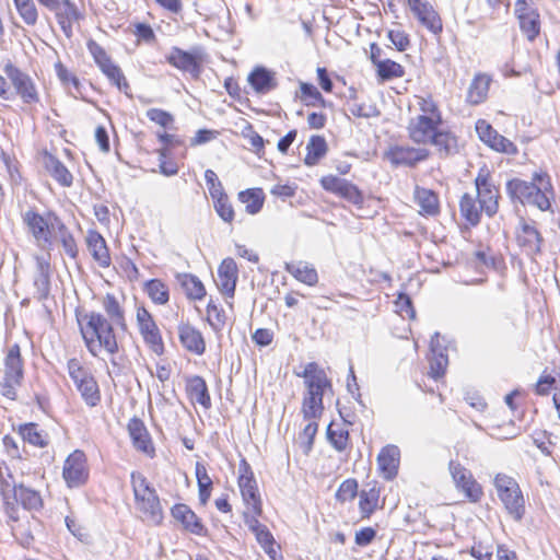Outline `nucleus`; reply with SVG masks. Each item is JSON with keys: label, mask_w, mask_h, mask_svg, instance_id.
I'll list each match as a JSON object with an SVG mask.
<instances>
[{"label": "nucleus", "mask_w": 560, "mask_h": 560, "mask_svg": "<svg viewBox=\"0 0 560 560\" xmlns=\"http://www.w3.org/2000/svg\"><path fill=\"white\" fill-rule=\"evenodd\" d=\"M406 131L409 140L419 145L393 144L384 152V159L394 167L413 168L430 159L425 145L434 148L440 158L458 153V137L444 126L439 101L431 93L416 94L408 105Z\"/></svg>", "instance_id": "obj_1"}, {"label": "nucleus", "mask_w": 560, "mask_h": 560, "mask_svg": "<svg viewBox=\"0 0 560 560\" xmlns=\"http://www.w3.org/2000/svg\"><path fill=\"white\" fill-rule=\"evenodd\" d=\"M74 315L84 347L91 355L97 357L105 352L113 357L120 351L116 324L107 320L104 314L97 311L77 310Z\"/></svg>", "instance_id": "obj_2"}, {"label": "nucleus", "mask_w": 560, "mask_h": 560, "mask_svg": "<svg viewBox=\"0 0 560 560\" xmlns=\"http://www.w3.org/2000/svg\"><path fill=\"white\" fill-rule=\"evenodd\" d=\"M145 116L151 122L163 129L155 136L160 143V148L154 151L159 159V172L164 176H174L179 172L180 165L173 152L183 149L182 159L187 156L185 139L168 131L175 128V117L172 113L158 107L149 108Z\"/></svg>", "instance_id": "obj_3"}, {"label": "nucleus", "mask_w": 560, "mask_h": 560, "mask_svg": "<svg viewBox=\"0 0 560 560\" xmlns=\"http://www.w3.org/2000/svg\"><path fill=\"white\" fill-rule=\"evenodd\" d=\"M506 191L511 198L524 205L537 207L541 211L551 208L555 191L550 175L546 171L535 172L530 180L512 178L506 183Z\"/></svg>", "instance_id": "obj_4"}, {"label": "nucleus", "mask_w": 560, "mask_h": 560, "mask_svg": "<svg viewBox=\"0 0 560 560\" xmlns=\"http://www.w3.org/2000/svg\"><path fill=\"white\" fill-rule=\"evenodd\" d=\"M130 482L136 516L148 525L160 526L164 520V510L154 486L139 471L131 472Z\"/></svg>", "instance_id": "obj_5"}, {"label": "nucleus", "mask_w": 560, "mask_h": 560, "mask_svg": "<svg viewBox=\"0 0 560 560\" xmlns=\"http://www.w3.org/2000/svg\"><path fill=\"white\" fill-rule=\"evenodd\" d=\"M0 494L3 502V511L9 518V523H18L21 520L20 505L31 512H37L44 508L40 492L24 483L11 486L8 481L2 480L0 483Z\"/></svg>", "instance_id": "obj_6"}, {"label": "nucleus", "mask_w": 560, "mask_h": 560, "mask_svg": "<svg viewBox=\"0 0 560 560\" xmlns=\"http://www.w3.org/2000/svg\"><path fill=\"white\" fill-rule=\"evenodd\" d=\"M22 222L37 246L51 248L56 232L63 221L54 210L40 212L36 207H31L22 214Z\"/></svg>", "instance_id": "obj_7"}, {"label": "nucleus", "mask_w": 560, "mask_h": 560, "mask_svg": "<svg viewBox=\"0 0 560 560\" xmlns=\"http://www.w3.org/2000/svg\"><path fill=\"white\" fill-rule=\"evenodd\" d=\"M492 486L505 513L515 522H521L526 513V498L518 481L511 475L500 471L493 476Z\"/></svg>", "instance_id": "obj_8"}, {"label": "nucleus", "mask_w": 560, "mask_h": 560, "mask_svg": "<svg viewBox=\"0 0 560 560\" xmlns=\"http://www.w3.org/2000/svg\"><path fill=\"white\" fill-rule=\"evenodd\" d=\"M237 487L245 505L244 522L259 518L264 512L262 499L255 474L245 458L241 459L238 464Z\"/></svg>", "instance_id": "obj_9"}, {"label": "nucleus", "mask_w": 560, "mask_h": 560, "mask_svg": "<svg viewBox=\"0 0 560 560\" xmlns=\"http://www.w3.org/2000/svg\"><path fill=\"white\" fill-rule=\"evenodd\" d=\"M86 48L94 63L107 79L109 84L116 88L119 92L128 95L131 90L130 83L121 67L115 62L109 52L92 38L86 42Z\"/></svg>", "instance_id": "obj_10"}, {"label": "nucleus", "mask_w": 560, "mask_h": 560, "mask_svg": "<svg viewBox=\"0 0 560 560\" xmlns=\"http://www.w3.org/2000/svg\"><path fill=\"white\" fill-rule=\"evenodd\" d=\"M209 56L201 46H195L188 50L174 46L165 56L166 62L174 69L188 73L191 79H200Z\"/></svg>", "instance_id": "obj_11"}, {"label": "nucleus", "mask_w": 560, "mask_h": 560, "mask_svg": "<svg viewBox=\"0 0 560 560\" xmlns=\"http://www.w3.org/2000/svg\"><path fill=\"white\" fill-rule=\"evenodd\" d=\"M447 468L452 482L464 501L480 504L485 499V488L472 471L457 459L450 460Z\"/></svg>", "instance_id": "obj_12"}, {"label": "nucleus", "mask_w": 560, "mask_h": 560, "mask_svg": "<svg viewBox=\"0 0 560 560\" xmlns=\"http://www.w3.org/2000/svg\"><path fill=\"white\" fill-rule=\"evenodd\" d=\"M513 14L523 38L533 44L544 33V21L534 0H515Z\"/></svg>", "instance_id": "obj_13"}, {"label": "nucleus", "mask_w": 560, "mask_h": 560, "mask_svg": "<svg viewBox=\"0 0 560 560\" xmlns=\"http://www.w3.org/2000/svg\"><path fill=\"white\" fill-rule=\"evenodd\" d=\"M15 95L23 105L27 107H36L42 103V93L35 79L27 72L20 69L13 62L8 61L3 66Z\"/></svg>", "instance_id": "obj_14"}, {"label": "nucleus", "mask_w": 560, "mask_h": 560, "mask_svg": "<svg viewBox=\"0 0 560 560\" xmlns=\"http://www.w3.org/2000/svg\"><path fill=\"white\" fill-rule=\"evenodd\" d=\"M24 377V361L21 348L18 343L12 345L4 357V376L0 383V393L3 397L15 400L18 388Z\"/></svg>", "instance_id": "obj_15"}, {"label": "nucleus", "mask_w": 560, "mask_h": 560, "mask_svg": "<svg viewBox=\"0 0 560 560\" xmlns=\"http://www.w3.org/2000/svg\"><path fill=\"white\" fill-rule=\"evenodd\" d=\"M385 488L377 480L365 482L358 497V511L361 520H370L386 506Z\"/></svg>", "instance_id": "obj_16"}, {"label": "nucleus", "mask_w": 560, "mask_h": 560, "mask_svg": "<svg viewBox=\"0 0 560 560\" xmlns=\"http://www.w3.org/2000/svg\"><path fill=\"white\" fill-rule=\"evenodd\" d=\"M477 200L488 217H493L499 210L500 189L494 185L492 175L487 166L479 168L475 178Z\"/></svg>", "instance_id": "obj_17"}, {"label": "nucleus", "mask_w": 560, "mask_h": 560, "mask_svg": "<svg viewBox=\"0 0 560 560\" xmlns=\"http://www.w3.org/2000/svg\"><path fill=\"white\" fill-rule=\"evenodd\" d=\"M514 240L520 252L527 257L535 259L541 255L545 240L535 221L521 219L515 229Z\"/></svg>", "instance_id": "obj_18"}, {"label": "nucleus", "mask_w": 560, "mask_h": 560, "mask_svg": "<svg viewBox=\"0 0 560 560\" xmlns=\"http://www.w3.org/2000/svg\"><path fill=\"white\" fill-rule=\"evenodd\" d=\"M90 478L88 456L83 450L71 452L62 465V479L68 488L74 489L84 486Z\"/></svg>", "instance_id": "obj_19"}, {"label": "nucleus", "mask_w": 560, "mask_h": 560, "mask_svg": "<svg viewBox=\"0 0 560 560\" xmlns=\"http://www.w3.org/2000/svg\"><path fill=\"white\" fill-rule=\"evenodd\" d=\"M136 323L144 343L152 352L162 355L165 351L162 334L153 315L144 305L136 307Z\"/></svg>", "instance_id": "obj_20"}, {"label": "nucleus", "mask_w": 560, "mask_h": 560, "mask_svg": "<svg viewBox=\"0 0 560 560\" xmlns=\"http://www.w3.org/2000/svg\"><path fill=\"white\" fill-rule=\"evenodd\" d=\"M320 187L341 199L361 209L364 205L363 191L352 182L340 178L337 175H325L319 179Z\"/></svg>", "instance_id": "obj_21"}, {"label": "nucleus", "mask_w": 560, "mask_h": 560, "mask_svg": "<svg viewBox=\"0 0 560 560\" xmlns=\"http://www.w3.org/2000/svg\"><path fill=\"white\" fill-rule=\"evenodd\" d=\"M475 130L480 141L491 150L512 156L518 153L517 145L512 140L499 133L486 119H478L475 125Z\"/></svg>", "instance_id": "obj_22"}, {"label": "nucleus", "mask_w": 560, "mask_h": 560, "mask_svg": "<svg viewBox=\"0 0 560 560\" xmlns=\"http://www.w3.org/2000/svg\"><path fill=\"white\" fill-rule=\"evenodd\" d=\"M217 288L224 298L229 308L233 310V302L236 284L238 281V266L234 258L226 257L218 266Z\"/></svg>", "instance_id": "obj_23"}, {"label": "nucleus", "mask_w": 560, "mask_h": 560, "mask_svg": "<svg viewBox=\"0 0 560 560\" xmlns=\"http://www.w3.org/2000/svg\"><path fill=\"white\" fill-rule=\"evenodd\" d=\"M384 51L377 43L370 44V61L375 68V73L381 82L401 79L406 74L405 67L399 62L383 58Z\"/></svg>", "instance_id": "obj_24"}, {"label": "nucleus", "mask_w": 560, "mask_h": 560, "mask_svg": "<svg viewBox=\"0 0 560 560\" xmlns=\"http://www.w3.org/2000/svg\"><path fill=\"white\" fill-rule=\"evenodd\" d=\"M405 3L421 26L435 35L443 31L442 18L429 0H405Z\"/></svg>", "instance_id": "obj_25"}, {"label": "nucleus", "mask_w": 560, "mask_h": 560, "mask_svg": "<svg viewBox=\"0 0 560 560\" xmlns=\"http://www.w3.org/2000/svg\"><path fill=\"white\" fill-rule=\"evenodd\" d=\"M429 377L434 381L444 378L448 366L447 341L440 332H435L430 340Z\"/></svg>", "instance_id": "obj_26"}, {"label": "nucleus", "mask_w": 560, "mask_h": 560, "mask_svg": "<svg viewBox=\"0 0 560 560\" xmlns=\"http://www.w3.org/2000/svg\"><path fill=\"white\" fill-rule=\"evenodd\" d=\"M127 431L131 440V444L137 452L150 459H153L156 456L154 441L147 425L140 418L133 417L129 419L127 423Z\"/></svg>", "instance_id": "obj_27"}, {"label": "nucleus", "mask_w": 560, "mask_h": 560, "mask_svg": "<svg viewBox=\"0 0 560 560\" xmlns=\"http://www.w3.org/2000/svg\"><path fill=\"white\" fill-rule=\"evenodd\" d=\"M172 517L182 525L183 529L200 537L209 535V529L196 512L185 503H176L171 508Z\"/></svg>", "instance_id": "obj_28"}, {"label": "nucleus", "mask_w": 560, "mask_h": 560, "mask_svg": "<svg viewBox=\"0 0 560 560\" xmlns=\"http://www.w3.org/2000/svg\"><path fill=\"white\" fill-rule=\"evenodd\" d=\"M180 346L190 354L201 357L207 351V341L203 332L189 322L180 323L177 327Z\"/></svg>", "instance_id": "obj_29"}, {"label": "nucleus", "mask_w": 560, "mask_h": 560, "mask_svg": "<svg viewBox=\"0 0 560 560\" xmlns=\"http://www.w3.org/2000/svg\"><path fill=\"white\" fill-rule=\"evenodd\" d=\"M255 535L256 541L266 552L270 560H283L280 544L277 542L269 528L257 520H248L245 523Z\"/></svg>", "instance_id": "obj_30"}, {"label": "nucleus", "mask_w": 560, "mask_h": 560, "mask_svg": "<svg viewBox=\"0 0 560 560\" xmlns=\"http://www.w3.org/2000/svg\"><path fill=\"white\" fill-rule=\"evenodd\" d=\"M85 246L92 259L98 267L106 269L112 265L110 249L104 236L96 230L90 229L86 232Z\"/></svg>", "instance_id": "obj_31"}, {"label": "nucleus", "mask_w": 560, "mask_h": 560, "mask_svg": "<svg viewBox=\"0 0 560 560\" xmlns=\"http://www.w3.org/2000/svg\"><path fill=\"white\" fill-rule=\"evenodd\" d=\"M413 201L418 213L423 218H438L441 214L440 196L433 189L417 185L413 189Z\"/></svg>", "instance_id": "obj_32"}, {"label": "nucleus", "mask_w": 560, "mask_h": 560, "mask_svg": "<svg viewBox=\"0 0 560 560\" xmlns=\"http://www.w3.org/2000/svg\"><path fill=\"white\" fill-rule=\"evenodd\" d=\"M40 155L44 168L59 186L69 188L73 185L74 176L56 155L47 150H43Z\"/></svg>", "instance_id": "obj_33"}, {"label": "nucleus", "mask_w": 560, "mask_h": 560, "mask_svg": "<svg viewBox=\"0 0 560 560\" xmlns=\"http://www.w3.org/2000/svg\"><path fill=\"white\" fill-rule=\"evenodd\" d=\"M185 394L191 405H199L206 410L212 406L211 395L202 376L191 375L186 377Z\"/></svg>", "instance_id": "obj_34"}, {"label": "nucleus", "mask_w": 560, "mask_h": 560, "mask_svg": "<svg viewBox=\"0 0 560 560\" xmlns=\"http://www.w3.org/2000/svg\"><path fill=\"white\" fill-rule=\"evenodd\" d=\"M21 440L35 448H47L51 439L49 433L36 422H23L13 428Z\"/></svg>", "instance_id": "obj_35"}, {"label": "nucleus", "mask_w": 560, "mask_h": 560, "mask_svg": "<svg viewBox=\"0 0 560 560\" xmlns=\"http://www.w3.org/2000/svg\"><path fill=\"white\" fill-rule=\"evenodd\" d=\"M493 82L491 74L477 72L474 74L465 96L466 104L478 106L488 100L490 86Z\"/></svg>", "instance_id": "obj_36"}, {"label": "nucleus", "mask_w": 560, "mask_h": 560, "mask_svg": "<svg viewBox=\"0 0 560 560\" xmlns=\"http://www.w3.org/2000/svg\"><path fill=\"white\" fill-rule=\"evenodd\" d=\"M377 469L385 480H393L399 470L400 451L398 446L388 444L381 448L377 458Z\"/></svg>", "instance_id": "obj_37"}, {"label": "nucleus", "mask_w": 560, "mask_h": 560, "mask_svg": "<svg viewBox=\"0 0 560 560\" xmlns=\"http://www.w3.org/2000/svg\"><path fill=\"white\" fill-rule=\"evenodd\" d=\"M62 32L71 36L73 24L82 19L77 5L70 0H59L51 9Z\"/></svg>", "instance_id": "obj_38"}, {"label": "nucleus", "mask_w": 560, "mask_h": 560, "mask_svg": "<svg viewBox=\"0 0 560 560\" xmlns=\"http://www.w3.org/2000/svg\"><path fill=\"white\" fill-rule=\"evenodd\" d=\"M298 376L304 378L306 390L325 393L327 389H331V381L325 370L316 362L307 363Z\"/></svg>", "instance_id": "obj_39"}, {"label": "nucleus", "mask_w": 560, "mask_h": 560, "mask_svg": "<svg viewBox=\"0 0 560 560\" xmlns=\"http://www.w3.org/2000/svg\"><path fill=\"white\" fill-rule=\"evenodd\" d=\"M100 304L107 320H112L124 330L127 328L124 299H119L115 293L107 292L101 296Z\"/></svg>", "instance_id": "obj_40"}, {"label": "nucleus", "mask_w": 560, "mask_h": 560, "mask_svg": "<svg viewBox=\"0 0 560 560\" xmlns=\"http://www.w3.org/2000/svg\"><path fill=\"white\" fill-rule=\"evenodd\" d=\"M284 270L307 287H315L319 282L318 272L311 262L302 260L285 262Z\"/></svg>", "instance_id": "obj_41"}, {"label": "nucleus", "mask_w": 560, "mask_h": 560, "mask_svg": "<svg viewBox=\"0 0 560 560\" xmlns=\"http://www.w3.org/2000/svg\"><path fill=\"white\" fill-rule=\"evenodd\" d=\"M329 151L328 142L322 135H312L305 147L303 163L307 167L318 165Z\"/></svg>", "instance_id": "obj_42"}, {"label": "nucleus", "mask_w": 560, "mask_h": 560, "mask_svg": "<svg viewBox=\"0 0 560 560\" xmlns=\"http://www.w3.org/2000/svg\"><path fill=\"white\" fill-rule=\"evenodd\" d=\"M175 278L187 300L197 302L202 301L207 296L206 285L196 275L183 272L177 273Z\"/></svg>", "instance_id": "obj_43"}, {"label": "nucleus", "mask_w": 560, "mask_h": 560, "mask_svg": "<svg viewBox=\"0 0 560 560\" xmlns=\"http://www.w3.org/2000/svg\"><path fill=\"white\" fill-rule=\"evenodd\" d=\"M295 98L306 107L326 108L331 106V103L323 96L322 92L310 82H299Z\"/></svg>", "instance_id": "obj_44"}, {"label": "nucleus", "mask_w": 560, "mask_h": 560, "mask_svg": "<svg viewBox=\"0 0 560 560\" xmlns=\"http://www.w3.org/2000/svg\"><path fill=\"white\" fill-rule=\"evenodd\" d=\"M247 81L255 93L261 95L271 92L278 85L275 73L264 67L254 68L248 74Z\"/></svg>", "instance_id": "obj_45"}, {"label": "nucleus", "mask_w": 560, "mask_h": 560, "mask_svg": "<svg viewBox=\"0 0 560 560\" xmlns=\"http://www.w3.org/2000/svg\"><path fill=\"white\" fill-rule=\"evenodd\" d=\"M143 292L154 305H166L171 299L170 285L160 278L147 280L143 283Z\"/></svg>", "instance_id": "obj_46"}, {"label": "nucleus", "mask_w": 560, "mask_h": 560, "mask_svg": "<svg viewBox=\"0 0 560 560\" xmlns=\"http://www.w3.org/2000/svg\"><path fill=\"white\" fill-rule=\"evenodd\" d=\"M324 394L325 393L322 392L305 390L301 406V411L304 419L311 420L322 417L324 411Z\"/></svg>", "instance_id": "obj_47"}, {"label": "nucleus", "mask_w": 560, "mask_h": 560, "mask_svg": "<svg viewBox=\"0 0 560 560\" xmlns=\"http://www.w3.org/2000/svg\"><path fill=\"white\" fill-rule=\"evenodd\" d=\"M460 217L470 225L476 226L481 220L483 210L478 205L477 198L472 195L465 192L458 202Z\"/></svg>", "instance_id": "obj_48"}, {"label": "nucleus", "mask_w": 560, "mask_h": 560, "mask_svg": "<svg viewBox=\"0 0 560 560\" xmlns=\"http://www.w3.org/2000/svg\"><path fill=\"white\" fill-rule=\"evenodd\" d=\"M195 476L198 486V500L201 506H206L211 498L213 490V481L208 474V469L203 463L195 464Z\"/></svg>", "instance_id": "obj_49"}, {"label": "nucleus", "mask_w": 560, "mask_h": 560, "mask_svg": "<svg viewBox=\"0 0 560 560\" xmlns=\"http://www.w3.org/2000/svg\"><path fill=\"white\" fill-rule=\"evenodd\" d=\"M237 199L245 206V211L248 214L255 215L261 211L266 196L262 188L255 187L240 191Z\"/></svg>", "instance_id": "obj_50"}, {"label": "nucleus", "mask_w": 560, "mask_h": 560, "mask_svg": "<svg viewBox=\"0 0 560 560\" xmlns=\"http://www.w3.org/2000/svg\"><path fill=\"white\" fill-rule=\"evenodd\" d=\"M67 372L74 387L95 377L88 363L82 358L77 357L67 361Z\"/></svg>", "instance_id": "obj_51"}, {"label": "nucleus", "mask_w": 560, "mask_h": 560, "mask_svg": "<svg viewBox=\"0 0 560 560\" xmlns=\"http://www.w3.org/2000/svg\"><path fill=\"white\" fill-rule=\"evenodd\" d=\"M81 399L89 408H96L102 402V392L96 377L84 382L75 387Z\"/></svg>", "instance_id": "obj_52"}, {"label": "nucleus", "mask_w": 560, "mask_h": 560, "mask_svg": "<svg viewBox=\"0 0 560 560\" xmlns=\"http://www.w3.org/2000/svg\"><path fill=\"white\" fill-rule=\"evenodd\" d=\"M318 432L317 419H311L310 422L304 427L303 431L299 434L295 441L298 452L302 456H308L313 448L314 439Z\"/></svg>", "instance_id": "obj_53"}, {"label": "nucleus", "mask_w": 560, "mask_h": 560, "mask_svg": "<svg viewBox=\"0 0 560 560\" xmlns=\"http://www.w3.org/2000/svg\"><path fill=\"white\" fill-rule=\"evenodd\" d=\"M56 240H58L59 244L65 250V254L72 260L78 259L79 257V245L75 236L70 231V229L66 225L65 222L60 224L56 232Z\"/></svg>", "instance_id": "obj_54"}, {"label": "nucleus", "mask_w": 560, "mask_h": 560, "mask_svg": "<svg viewBox=\"0 0 560 560\" xmlns=\"http://www.w3.org/2000/svg\"><path fill=\"white\" fill-rule=\"evenodd\" d=\"M38 275L34 280V285L39 299H47L50 293V262L46 259L37 260Z\"/></svg>", "instance_id": "obj_55"}, {"label": "nucleus", "mask_w": 560, "mask_h": 560, "mask_svg": "<svg viewBox=\"0 0 560 560\" xmlns=\"http://www.w3.org/2000/svg\"><path fill=\"white\" fill-rule=\"evenodd\" d=\"M211 199L214 211L219 218L224 223L232 225L235 220L236 212L228 194L224 191L218 196H213Z\"/></svg>", "instance_id": "obj_56"}, {"label": "nucleus", "mask_w": 560, "mask_h": 560, "mask_svg": "<svg viewBox=\"0 0 560 560\" xmlns=\"http://www.w3.org/2000/svg\"><path fill=\"white\" fill-rule=\"evenodd\" d=\"M359 481L355 478H347L340 482L338 486L335 500L340 505H345L347 503L352 502L355 498L359 497Z\"/></svg>", "instance_id": "obj_57"}, {"label": "nucleus", "mask_w": 560, "mask_h": 560, "mask_svg": "<svg viewBox=\"0 0 560 560\" xmlns=\"http://www.w3.org/2000/svg\"><path fill=\"white\" fill-rule=\"evenodd\" d=\"M206 322L214 331H221L225 326V312L213 299H210L207 303Z\"/></svg>", "instance_id": "obj_58"}, {"label": "nucleus", "mask_w": 560, "mask_h": 560, "mask_svg": "<svg viewBox=\"0 0 560 560\" xmlns=\"http://www.w3.org/2000/svg\"><path fill=\"white\" fill-rule=\"evenodd\" d=\"M327 438L330 444L338 451H346L350 443L348 428L331 422L327 428Z\"/></svg>", "instance_id": "obj_59"}, {"label": "nucleus", "mask_w": 560, "mask_h": 560, "mask_svg": "<svg viewBox=\"0 0 560 560\" xmlns=\"http://www.w3.org/2000/svg\"><path fill=\"white\" fill-rule=\"evenodd\" d=\"M132 35L136 38V44L152 45L156 42V35L152 26L144 22H135L130 25Z\"/></svg>", "instance_id": "obj_60"}, {"label": "nucleus", "mask_w": 560, "mask_h": 560, "mask_svg": "<svg viewBox=\"0 0 560 560\" xmlns=\"http://www.w3.org/2000/svg\"><path fill=\"white\" fill-rule=\"evenodd\" d=\"M56 75L63 86H71L74 91L81 90L79 78L68 69L61 61H57L54 66Z\"/></svg>", "instance_id": "obj_61"}, {"label": "nucleus", "mask_w": 560, "mask_h": 560, "mask_svg": "<svg viewBox=\"0 0 560 560\" xmlns=\"http://www.w3.org/2000/svg\"><path fill=\"white\" fill-rule=\"evenodd\" d=\"M395 312L404 319L413 320L416 311L410 296L406 293H399L394 302Z\"/></svg>", "instance_id": "obj_62"}, {"label": "nucleus", "mask_w": 560, "mask_h": 560, "mask_svg": "<svg viewBox=\"0 0 560 560\" xmlns=\"http://www.w3.org/2000/svg\"><path fill=\"white\" fill-rule=\"evenodd\" d=\"M14 4L27 25H34L37 22L38 13L33 0H14Z\"/></svg>", "instance_id": "obj_63"}, {"label": "nucleus", "mask_w": 560, "mask_h": 560, "mask_svg": "<svg viewBox=\"0 0 560 560\" xmlns=\"http://www.w3.org/2000/svg\"><path fill=\"white\" fill-rule=\"evenodd\" d=\"M243 137L248 141L253 151L257 155H262L265 152V140L264 138L254 129V126L250 122L244 127L242 131Z\"/></svg>", "instance_id": "obj_64"}]
</instances>
